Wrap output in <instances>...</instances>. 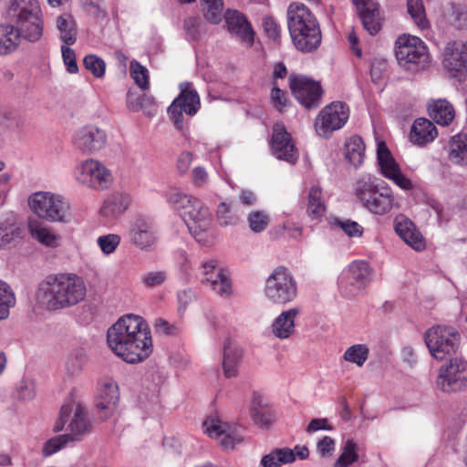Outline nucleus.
I'll list each match as a JSON object with an SVG mask.
<instances>
[{
    "label": "nucleus",
    "instance_id": "f257e3e1",
    "mask_svg": "<svg viewBox=\"0 0 467 467\" xmlns=\"http://www.w3.org/2000/svg\"><path fill=\"white\" fill-rule=\"evenodd\" d=\"M111 350L127 363L147 359L152 353V338L146 321L140 316L128 314L120 317L107 332Z\"/></svg>",
    "mask_w": 467,
    "mask_h": 467
},
{
    "label": "nucleus",
    "instance_id": "f03ea898",
    "mask_svg": "<svg viewBox=\"0 0 467 467\" xmlns=\"http://www.w3.org/2000/svg\"><path fill=\"white\" fill-rule=\"evenodd\" d=\"M83 279L76 274L50 275L37 287L36 300L49 311L78 305L86 296Z\"/></svg>",
    "mask_w": 467,
    "mask_h": 467
},
{
    "label": "nucleus",
    "instance_id": "7ed1b4c3",
    "mask_svg": "<svg viewBox=\"0 0 467 467\" xmlns=\"http://www.w3.org/2000/svg\"><path fill=\"white\" fill-rule=\"evenodd\" d=\"M287 26L296 49L312 52L322 39L319 24L310 9L303 4H291L287 10Z\"/></svg>",
    "mask_w": 467,
    "mask_h": 467
},
{
    "label": "nucleus",
    "instance_id": "20e7f679",
    "mask_svg": "<svg viewBox=\"0 0 467 467\" xmlns=\"http://www.w3.org/2000/svg\"><path fill=\"white\" fill-rule=\"evenodd\" d=\"M6 14L14 23L19 39L36 42L43 34L44 23L37 0H9Z\"/></svg>",
    "mask_w": 467,
    "mask_h": 467
},
{
    "label": "nucleus",
    "instance_id": "39448f33",
    "mask_svg": "<svg viewBox=\"0 0 467 467\" xmlns=\"http://www.w3.org/2000/svg\"><path fill=\"white\" fill-rule=\"evenodd\" d=\"M165 197L186 223L189 232L201 245L204 244V213L201 201L177 188L171 189Z\"/></svg>",
    "mask_w": 467,
    "mask_h": 467
},
{
    "label": "nucleus",
    "instance_id": "423d86ee",
    "mask_svg": "<svg viewBox=\"0 0 467 467\" xmlns=\"http://www.w3.org/2000/svg\"><path fill=\"white\" fill-rule=\"evenodd\" d=\"M30 209L41 219L50 223L70 222L69 202L61 195L48 192H36L29 196Z\"/></svg>",
    "mask_w": 467,
    "mask_h": 467
},
{
    "label": "nucleus",
    "instance_id": "0eeeda50",
    "mask_svg": "<svg viewBox=\"0 0 467 467\" xmlns=\"http://www.w3.org/2000/svg\"><path fill=\"white\" fill-rule=\"evenodd\" d=\"M264 292L272 304L285 306L296 297L297 284L286 267L277 266L267 277Z\"/></svg>",
    "mask_w": 467,
    "mask_h": 467
},
{
    "label": "nucleus",
    "instance_id": "6e6552de",
    "mask_svg": "<svg viewBox=\"0 0 467 467\" xmlns=\"http://www.w3.org/2000/svg\"><path fill=\"white\" fill-rule=\"evenodd\" d=\"M424 341L431 357L443 360L457 352L461 336L452 327L437 325L424 333Z\"/></svg>",
    "mask_w": 467,
    "mask_h": 467
},
{
    "label": "nucleus",
    "instance_id": "1a4fd4ad",
    "mask_svg": "<svg viewBox=\"0 0 467 467\" xmlns=\"http://www.w3.org/2000/svg\"><path fill=\"white\" fill-rule=\"evenodd\" d=\"M356 195L363 206L373 213L385 214L392 208L393 197L390 190L374 183L370 178H362L358 182Z\"/></svg>",
    "mask_w": 467,
    "mask_h": 467
},
{
    "label": "nucleus",
    "instance_id": "9d476101",
    "mask_svg": "<svg viewBox=\"0 0 467 467\" xmlns=\"http://www.w3.org/2000/svg\"><path fill=\"white\" fill-rule=\"evenodd\" d=\"M180 94L168 108V114L174 127L182 130L184 127V116H194L201 108L200 96L192 84L182 82L180 84Z\"/></svg>",
    "mask_w": 467,
    "mask_h": 467
},
{
    "label": "nucleus",
    "instance_id": "9b49d317",
    "mask_svg": "<svg viewBox=\"0 0 467 467\" xmlns=\"http://www.w3.org/2000/svg\"><path fill=\"white\" fill-rule=\"evenodd\" d=\"M395 57L399 65L407 69L423 65L429 58L424 42L418 36L405 34L395 42Z\"/></svg>",
    "mask_w": 467,
    "mask_h": 467
},
{
    "label": "nucleus",
    "instance_id": "f8f14e48",
    "mask_svg": "<svg viewBox=\"0 0 467 467\" xmlns=\"http://www.w3.org/2000/svg\"><path fill=\"white\" fill-rule=\"evenodd\" d=\"M436 386L446 393L467 388V361L462 358H451L439 368Z\"/></svg>",
    "mask_w": 467,
    "mask_h": 467
},
{
    "label": "nucleus",
    "instance_id": "ddd939ff",
    "mask_svg": "<svg viewBox=\"0 0 467 467\" xmlns=\"http://www.w3.org/2000/svg\"><path fill=\"white\" fill-rule=\"evenodd\" d=\"M206 435L224 451L234 450L244 441L240 428L223 420L217 412L206 418Z\"/></svg>",
    "mask_w": 467,
    "mask_h": 467
},
{
    "label": "nucleus",
    "instance_id": "4468645a",
    "mask_svg": "<svg viewBox=\"0 0 467 467\" xmlns=\"http://www.w3.org/2000/svg\"><path fill=\"white\" fill-rule=\"evenodd\" d=\"M289 86L294 97L306 109L319 106L323 89L318 82L302 75L292 74L289 77Z\"/></svg>",
    "mask_w": 467,
    "mask_h": 467
},
{
    "label": "nucleus",
    "instance_id": "2eb2a0df",
    "mask_svg": "<svg viewBox=\"0 0 467 467\" xmlns=\"http://www.w3.org/2000/svg\"><path fill=\"white\" fill-rule=\"evenodd\" d=\"M348 119V108L336 101L326 106L316 119L315 128L318 135L328 137L334 130H339Z\"/></svg>",
    "mask_w": 467,
    "mask_h": 467
},
{
    "label": "nucleus",
    "instance_id": "dca6fc26",
    "mask_svg": "<svg viewBox=\"0 0 467 467\" xmlns=\"http://www.w3.org/2000/svg\"><path fill=\"white\" fill-rule=\"evenodd\" d=\"M222 16L227 31L233 37L248 48L254 46L255 32L244 14L229 8Z\"/></svg>",
    "mask_w": 467,
    "mask_h": 467
},
{
    "label": "nucleus",
    "instance_id": "f3484780",
    "mask_svg": "<svg viewBox=\"0 0 467 467\" xmlns=\"http://www.w3.org/2000/svg\"><path fill=\"white\" fill-rule=\"evenodd\" d=\"M269 143L271 152L275 158L291 164L296 162L299 155L298 150L292 135L286 130L284 124L275 123L273 126V133Z\"/></svg>",
    "mask_w": 467,
    "mask_h": 467
},
{
    "label": "nucleus",
    "instance_id": "a211bd4d",
    "mask_svg": "<svg viewBox=\"0 0 467 467\" xmlns=\"http://www.w3.org/2000/svg\"><path fill=\"white\" fill-rule=\"evenodd\" d=\"M128 238L130 244L140 250H150L157 242V232L153 222L145 216L135 217L130 224Z\"/></svg>",
    "mask_w": 467,
    "mask_h": 467
},
{
    "label": "nucleus",
    "instance_id": "6ab92c4d",
    "mask_svg": "<svg viewBox=\"0 0 467 467\" xmlns=\"http://www.w3.org/2000/svg\"><path fill=\"white\" fill-rule=\"evenodd\" d=\"M369 275L370 269L366 262H353L340 280L345 296L351 297L360 293L368 283Z\"/></svg>",
    "mask_w": 467,
    "mask_h": 467
},
{
    "label": "nucleus",
    "instance_id": "aec40b11",
    "mask_svg": "<svg viewBox=\"0 0 467 467\" xmlns=\"http://www.w3.org/2000/svg\"><path fill=\"white\" fill-rule=\"evenodd\" d=\"M73 143L83 153H94L105 147L107 134L104 130L97 126L87 125L74 133Z\"/></svg>",
    "mask_w": 467,
    "mask_h": 467
},
{
    "label": "nucleus",
    "instance_id": "412c9836",
    "mask_svg": "<svg viewBox=\"0 0 467 467\" xmlns=\"http://www.w3.org/2000/svg\"><path fill=\"white\" fill-rule=\"evenodd\" d=\"M119 399V387L113 381L105 382L98 389L94 400V409L100 420H106L113 414Z\"/></svg>",
    "mask_w": 467,
    "mask_h": 467
},
{
    "label": "nucleus",
    "instance_id": "4be33fe9",
    "mask_svg": "<svg viewBox=\"0 0 467 467\" xmlns=\"http://www.w3.org/2000/svg\"><path fill=\"white\" fill-rule=\"evenodd\" d=\"M363 27L370 35H376L381 28L379 5L374 0H353Z\"/></svg>",
    "mask_w": 467,
    "mask_h": 467
},
{
    "label": "nucleus",
    "instance_id": "5701e85b",
    "mask_svg": "<svg viewBox=\"0 0 467 467\" xmlns=\"http://www.w3.org/2000/svg\"><path fill=\"white\" fill-rule=\"evenodd\" d=\"M395 231L398 235L414 250L420 252L425 249V239L416 229L411 221L403 216L397 217L395 221Z\"/></svg>",
    "mask_w": 467,
    "mask_h": 467
},
{
    "label": "nucleus",
    "instance_id": "b1692460",
    "mask_svg": "<svg viewBox=\"0 0 467 467\" xmlns=\"http://www.w3.org/2000/svg\"><path fill=\"white\" fill-rule=\"evenodd\" d=\"M131 198L127 193L115 192L105 199L99 214L107 219H117L130 207Z\"/></svg>",
    "mask_w": 467,
    "mask_h": 467
},
{
    "label": "nucleus",
    "instance_id": "393cba45",
    "mask_svg": "<svg viewBox=\"0 0 467 467\" xmlns=\"http://www.w3.org/2000/svg\"><path fill=\"white\" fill-rule=\"evenodd\" d=\"M297 307H292L283 311L277 316L271 325L273 335L279 339H286L295 332V319L299 315Z\"/></svg>",
    "mask_w": 467,
    "mask_h": 467
},
{
    "label": "nucleus",
    "instance_id": "a878e982",
    "mask_svg": "<svg viewBox=\"0 0 467 467\" xmlns=\"http://www.w3.org/2000/svg\"><path fill=\"white\" fill-rule=\"evenodd\" d=\"M217 267V262L211 260L206 262V282L211 283L212 289L220 296L228 298L232 296V283L229 272L226 269L220 268L213 278L208 276L210 272L208 269L214 270Z\"/></svg>",
    "mask_w": 467,
    "mask_h": 467
},
{
    "label": "nucleus",
    "instance_id": "bb28decb",
    "mask_svg": "<svg viewBox=\"0 0 467 467\" xmlns=\"http://www.w3.org/2000/svg\"><path fill=\"white\" fill-rule=\"evenodd\" d=\"M438 136V130L435 125L429 119L419 118L414 120L410 138V140L419 146H424Z\"/></svg>",
    "mask_w": 467,
    "mask_h": 467
},
{
    "label": "nucleus",
    "instance_id": "cd10ccee",
    "mask_svg": "<svg viewBox=\"0 0 467 467\" xmlns=\"http://www.w3.org/2000/svg\"><path fill=\"white\" fill-rule=\"evenodd\" d=\"M242 358V348L228 339L223 345V370L225 378L237 377Z\"/></svg>",
    "mask_w": 467,
    "mask_h": 467
},
{
    "label": "nucleus",
    "instance_id": "c85d7f7f",
    "mask_svg": "<svg viewBox=\"0 0 467 467\" xmlns=\"http://www.w3.org/2000/svg\"><path fill=\"white\" fill-rule=\"evenodd\" d=\"M448 159L458 166H467V133L460 132L450 138Z\"/></svg>",
    "mask_w": 467,
    "mask_h": 467
},
{
    "label": "nucleus",
    "instance_id": "c756f323",
    "mask_svg": "<svg viewBox=\"0 0 467 467\" xmlns=\"http://www.w3.org/2000/svg\"><path fill=\"white\" fill-rule=\"evenodd\" d=\"M377 160L382 175H403L384 141L378 143Z\"/></svg>",
    "mask_w": 467,
    "mask_h": 467
},
{
    "label": "nucleus",
    "instance_id": "7c9ffc66",
    "mask_svg": "<svg viewBox=\"0 0 467 467\" xmlns=\"http://www.w3.org/2000/svg\"><path fill=\"white\" fill-rule=\"evenodd\" d=\"M430 116L441 126L450 125L455 117L453 106L446 99H438L429 108Z\"/></svg>",
    "mask_w": 467,
    "mask_h": 467
},
{
    "label": "nucleus",
    "instance_id": "2f4dec72",
    "mask_svg": "<svg viewBox=\"0 0 467 467\" xmlns=\"http://www.w3.org/2000/svg\"><path fill=\"white\" fill-rule=\"evenodd\" d=\"M345 158L353 167L360 166L365 158V144L361 137L352 136L345 143Z\"/></svg>",
    "mask_w": 467,
    "mask_h": 467
},
{
    "label": "nucleus",
    "instance_id": "473e14b6",
    "mask_svg": "<svg viewBox=\"0 0 467 467\" xmlns=\"http://www.w3.org/2000/svg\"><path fill=\"white\" fill-rule=\"evenodd\" d=\"M57 28L59 38L67 46L73 45L77 40V24L74 17L67 13L57 17Z\"/></svg>",
    "mask_w": 467,
    "mask_h": 467
},
{
    "label": "nucleus",
    "instance_id": "72a5a7b5",
    "mask_svg": "<svg viewBox=\"0 0 467 467\" xmlns=\"http://www.w3.org/2000/svg\"><path fill=\"white\" fill-rule=\"evenodd\" d=\"M296 461V454L290 448L275 449L261 459L263 467H280Z\"/></svg>",
    "mask_w": 467,
    "mask_h": 467
},
{
    "label": "nucleus",
    "instance_id": "f704fd0d",
    "mask_svg": "<svg viewBox=\"0 0 467 467\" xmlns=\"http://www.w3.org/2000/svg\"><path fill=\"white\" fill-rule=\"evenodd\" d=\"M444 65L450 71L459 72L467 68V60L461 44L453 43L446 48Z\"/></svg>",
    "mask_w": 467,
    "mask_h": 467
},
{
    "label": "nucleus",
    "instance_id": "c9c22d12",
    "mask_svg": "<svg viewBox=\"0 0 467 467\" xmlns=\"http://www.w3.org/2000/svg\"><path fill=\"white\" fill-rule=\"evenodd\" d=\"M19 41L13 25L0 24V56L14 52L17 48Z\"/></svg>",
    "mask_w": 467,
    "mask_h": 467
},
{
    "label": "nucleus",
    "instance_id": "e433bc0d",
    "mask_svg": "<svg viewBox=\"0 0 467 467\" xmlns=\"http://www.w3.org/2000/svg\"><path fill=\"white\" fill-rule=\"evenodd\" d=\"M327 206L322 200V189L319 186H312L307 198V215L312 220L320 219L326 213Z\"/></svg>",
    "mask_w": 467,
    "mask_h": 467
},
{
    "label": "nucleus",
    "instance_id": "4c0bfd02",
    "mask_svg": "<svg viewBox=\"0 0 467 467\" xmlns=\"http://www.w3.org/2000/svg\"><path fill=\"white\" fill-rule=\"evenodd\" d=\"M74 416L69 423L70 431L75 435L87 432L90 427L86 409L79 403L74 402Z\"/></svg>",
    "mask_w": 467,
    "mask_h": 467
},
{
    "label": "nucleus",
    "instance_id": "58836bf2",
    "mask_svg": "<svg viewBox=\"0 0 467 467\" xmlns=\"http://www.w3.org/2000/svg\"><path fill=\"white\" fill-rule=\"evenodd\" d=\"M28 230L33 238L39 243L53 247L56 244V236L51 234L48 229L44 227L37 220H29Z\"/></svg>",
    "mask_w": 467,
    "mask_h": 467
},
{
    "label": "nucleus",
    "instance_id": "ea45409f",
    "mask_svg": "<svg viewBox=\"0 0 467 467\" xmlns=\"http://www.w3.org/2000/svg\"><path fill=\"white\" fill-rule=\"evenodd\" d=\"M16 304V296L10 285L0 280V320L8 317L10 308Z\"/></svg>",
    "mask_w": 467,
    "mask_h": 467
},
{
    "label": "nucleus",
    "instance_id": "a19ab883",
    "mask_svg": "<svg viewBox=\"0 0 467 467\" xmlns=\"http://www.w3.org/2000/svg\"><path fill=\"white\" fill-rule=\"evenodd\" d=\"M407 9L411 19L420 29L429 27L422 0H407Z\"/></svg>",
    "mask_w": 467,
    "mask_h": 467
},
{
    "label": "nucleus",
    "instance_id": "79ce46f5",
    "mask_svg": "<svg viewBox=\"0 0 467 467\" xmlns=\"http://www.w3.org/2000/svg\"><path fill=\"white\" fill-rule=\"evenodd\" d=\"M76 172L81 175H110V171L99 161L89 158L76 166Z\"/></svg>",
    "mask_w": 467,
    "mask_h": 467
},
{
    "label": "nucleus",
    "instance_id": "37998d69",
    "mask_svg": "<svg viewBox=\"0 0 467 467\" xmlns=\"http://www.w3.org/2000/svg\"><path fill=\"white\" fill-rule=\"evenodd\" d=\"M369 355V349L365 344H356L349 347L344 353L343 358L346 361L354 363L362 367Z\"/></svg>",
    "mask_w": 467,
    "mask_h": 467
},
{
    "label": "nucleus",
    "instance_id": "c03bdc74",
    "mask_svg": "<svg viewBox=\"0 0 467 467\" xmlns=\"http://www.w3.org/2000/svg\"><path fill=\"white\" fill-rule=\"evenodd\" d=\"M358 455L357 453V444L353 440H348L344 446L343 451L335 462L334 467H348L353 462H357Z\"/></svg>",
    "mask_w": 467,
    "mask_h": 467
},
{
    "label": "nucleus",
    "instance_id": "a18cd8bd",
    "mask_svg": "<svg viewBox=\"0 0 467 467\" xmlns=\"http://www.w3.org/2000/svg\"><path fill=\"white\" fill-rule=\"evenodd\" d=\"M71 441H73V438L70 434L57 435L50 438L43 445L42 455L44 457L51 456L66 447Z\"/></svg>",
    "mask_w": 467,
    "mask_h": 467
},
{
    "label": "nucleus",
    "instance_id": "49530a36",
    "mask_svg": "<svg viewBox=\"0 0 467 467\" xmlns=\"http://www.w3.org/2000/svg\"><path fill=\"white\" fill-rule=\"evenodd\" d=\"M249 228L254 233H261L269 224L270 217L265 211H253L247 215Z\"/></svg>",
    "mask_w": 467,
    "mask_h": 467
},
{
    "label": "nucleus",
    "instance_id": "de8ad7c7",
    "mask_svg": "<svg viewBox=\"0 0 467 467\" xmlns=\"http://www.w3.org/2000/svg\"><path fill=\"white\" fill-rule=\"evenodd\" d=\"M251 416L257 425L268 427L271 424V415L260 404L259 397H254L251 407Z\"/></svg>",
    "mask_w": 467,
    "mask_h": 467
},
{
    "label": "nucleus",
    "instance_id": "09e8293b",
    "mask_svg": "<svg viewBox=\"0 0 467 467\" xmlns=\"http://www.w3.org/2000/svg\"><path fill=\"white\" fill-rule=\"evenodd\" d=\"M130 75L135 83L143 90L149 88V71L146 67L140 62L133 60L130 62Z\"/></svg>",
    "mask_w": 467,
    "mask_h": 467
},
{
    "label": "nucleus",
    "instance_id": "8fccbe9b",
    "mask_svg": "<svg viewBox=\"0 0 467 467\" xmlns=\"http://www.w3.org/2000/svg\"><path fill=\"white\" fill-rule=\"evenodd\" d=\"M79 183L96 191L109 189L112 183V177H77Z\"/></svg>",
    "mask_w": 467,
    "mask_h": 467
},
{
    "label": "nucleus",
    "instance_id": "3c124183",
    "mask_svg": "<svg viewBox=\"0 0 467 467\" xmlns=\"http://www.w3.org/2000/svg\"><path fill=\"white\" fill-rule=\"evenodd\" d=\"M121 238L116 234L101 235L97 239V244L104 254H113L119 245Z\"/></svg>",
    "mask_w": 467,
    "mask_h": 467
},
{
    "label": "nucleus",
    "instance_id": "603ef678",
    "mask_svg": "<svg viewBox=\"0 0 467 467\" xmlns=\"http://www.w3.org/2000/svg\"><path fill=\"white\" fill-rule=\"evenodd\" d=\"M223 0H206V20L217 25L222 22Z\"/></svg>",
    "mask_w": 467,
    "mask_h": 467
},
{
    "label": "nucleus",
    "instance_id": "864d4df0",
    "mask_svg": "<svg viewBox=\"0 0 467 467\" xmlns=\"http://www.w3.org/2000/svg\"><path fill=\"white\" fill-rule=\"evenodd\" d=\"M184 28L187 38L191 41H197L202 37L203 24L200 17H189L184 22Z\"/></svg>",
    "mask_w": 467,
    "mask_h": 467
},
{
    "label": "nucleus",
    "instance_id": "5fc2aeb1",
    "mask_svg": "<svg viewBox=\"0 0 467 467\" xmlns=\"http://www.w3.org/2000/svg\"><path fill=\"white\" fill-rule=\"evenodd\" d=\"M217 218L222 226L235 225L239 221L238 215L233 213L231 206L225 202L219 204Z\"/></svg>",
    "mask_w": 467,
    "mask_h": 467
},
{
    "label": "nucleus",
    "instance_id": "6e6d98bb",
    "mask_svg": "<svg viewBox=\"0 0 467 467\" xmlns=\"http://www.w3.org/2000/svg\"><path fill=\"white\" fill-rule=\"evenodd\" d=\"M87 362V356L83 349H75L67 362V368L70 374L78 373Z\"/></svg>",
    "mask_w": 467,
    "mask_h": 467
},
{
    "label": "nucleus",
    "instance_id": "4d7b16f0",
    "mask_svg": "<svg viewBox=\"0 0 467 467\" xmlns=\"http://www.w3.org/2000/svg\"><path fill=\"white\" fill-rule=\"evenodd\" d=\"M129 107L132 111L142 109L144 113L149 117L155 115L157 111L154 99L151 96H148L146 94L140 96L138 99L136 105H133L132 102H130Z\"/></svg>",
    "mask_w": 467,
    "mask_h": 467
},
{
    "label": "nucleus",
    "instance_id": "13d9d810",
    "mask_svg": "<svg viewBox=\"0 0 467 467\" xmlns=\"http://www.w3.org/2000/svg\"><path fill=\"white\" fill-rule=\"evenodd\" d=\"M83 64L88 71L96 78H101L105 74L106 65L103 59L95 55H87L83 59Z\"/></svg>",
    "mask_w": 467,
    "mask_h": 467
},
{
    "label": "nucleus",
    "instance_id": "bf43d9fd",
    "mask_svg": "<svg viewBox=\"0 0 467 467\" xmlns=\"http://www.w3.org/2000/svg\"><path fill=\"white\" fill-rule=\"evenodd\" d=\"M81 7L88 15L100 18L106 16L104 0H79Z\"/></svg>",
    "mask_w": 467,
    "mask_h": 467
},
{
    "label": "nucleus",
    "instance_id": "052dcab7",
    "mask_svg": "<svg viewBox=\"0 0 467 467\" xmlns=\"http://www.w3.org/2000/svg\"><path fill=\"white\" fill-rule=\"evenodd\" d=\"M335 225L344 231L348 237H360L363 234L364 229L355 221L341 220L336 218L334 221Z\"/></svg>",
    "mask_w": 467,
    "mask_h": 467
},
{
    "label": "nucleus",
    "instance_id": "680f3d73",
    "mask_svg": "<svg viewBox=\"0 0 467 467\" xmlns=\"http://www.w3.org/2000/svg\"><path fill=\"white\" fill-rule=\"evenodd\" d=\"M178 314L182 317L188 306L196 301V294L192 288L183 289L177 293Z\"/></svg>",
    "mask_w": 467,
    "mask_h": 467
},
{
    "label": "nucleus",
    "instance_id": "e2e57ef3",
    "mask_svg": "<svg viewBox=\"0 0 467 467\" xmlns=\"http://www.w3.org/2000/svg\"><path fill=\"white\" fill-rule=\"evenodd\" d=\"M262 26L267 37L275 42H279L281 37V27L273 16H265Z\"/></svg>",
    "mask_w": 467,
    "mask_h": 467
},
{
    "label": "nucleus",
    "instance_id": "0e129e2a",
    "mask_svg": "<svg viewBox=\"0 0 467 467\" xmlns=\"http://www.w3.org/2000/svg\"><path fill=\"white\" fill-rule=\"evenodd\" d=\"M73 400H68L62 405L59 412V417L54 425V431L58 432L64 429L66 423L69 420V418L73 412Z\"/></svg>",
    "mask_w": 467,
    "mask_h": 467
},
{
    "label": "nucleus",
    "instance_id": "69168bd1",
    "mask_svg": "<svg viewBox=\"0 0 467 467\" xmlns=\"http://www.w3.org/2000/svg\"><path fill=\"white\" fill-rule=\"evenodd\" d=\"M154 330L156 334L165 336H177L181 332V328L178 326L171 324L166 319L161 317L155 320Z\"/></svg>",
    "mask_w": 467,
    "mask_h": 467
},
{
    "label": "nucleus",
    "instance_id": "338daca9",
    "mask_svg": "<svg viewBox=\"0 0 467 467\" xmlns=\"http://www.w3.org/2000/svg\"><path fill=\"white\" fill-rule=\"evenodd\" d=\"M61 52L64 64L67 67V71L70 74L78 73V67L77 64L75 51L72 48H70L67 45H63L61 47Z\"/></svg>",
    "mask_w": 467,
    "mask_h": 467
},
{
    "label": "nucleus",
    "instance_id": "774afa93",
    "mask_svg": "<svg viewBox=\"0 0 467 467\" xmlns=\"http://www.w3.org/2000/svg\"><path fill=\"white\" fill-rule=\"evenodd\" d=\"M271 100L279 112H283L289 102L286 93L280 89L275 84H274L271 90Z\"/></svg>",
    "mask_w": 467,
    "mask_h": 467
}]
</instances>
